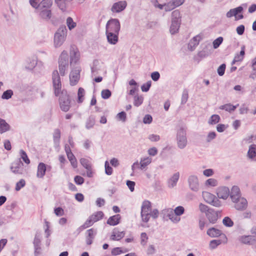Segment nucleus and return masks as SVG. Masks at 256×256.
<instances>
[{
	"label": "nucleus",
	"mask_w": 256,
	"mask_h": 256,
	"mask_svg": "<svg viewBox=\"0 0 256 256\" xmlns=\"http://www.w3.org/2000/svg\"><path fill=\"white\" fill-rule=\"evenodd\" d=\"M80 56L78 50L74 47H72L70 50V63L71 65L76 64L78 61Z\"/></svg>",
	"instance_id": "15"
},
{
	"label": "nucleus",
	"mask_w": 256,
	"mask_h": 256,
	"mask_svg": "<svg viewBox=\"0 0 256 256\" xmlns=\"http://www.w3.org/2000/svg\"><path fill=\"white\" fill-rule=\"evenodd\" d=\"M27 64L25 67L26 69L32 70L37 64V60L36 58H29L27 60Z\"/></svg>",
	"instance_id": "33"
},
{
	"label": "nucleus",
	"mask_w": 256,
	"mask_h": 256,
	"mask_svg": "<svg viewBox=\"0 0 256 256\" xmlns=\"http://www.w3.org/2000/svg\"><path fill=\"white\" fill-rule=\"evenodd\" d=\"M105 168V173L108 176L111 175L112 174L113 170L112 168L110 166L109 163L108 161H106L104 163Z\"/></svg>",
	"instance_id": "56"
},
{
	"label": "nucleus",
	"mask_w": 256,
	"mask_h": 256,
	"mask_svg": "<svg viewBox=\"0 0 256 256\" xmlns=\"http://www.w3.org/2000/svg\"><path fill=\"white\" fill-rule=\"evenodd\" d=\"M69 66L68 56V52L64 50L60 56L58 60V69L60 74L64 76Z\"/></svg>",
	"instance_id": "1"
},
{
	"label": "nucleus",
	"mask_w": 256,
	"mask_h": 256,
	"mask_svg": "<svg viewBox=\"0 0 256 256\" xmlns=\"http://www.w3.org/2000/svg\"><path fill=\"white\" fill-rule=\"evenodd\" d=\"M207 234L211 238H216L222 234V231L215 228H211L208 230Z\"/></svg>",
	"instance_id": "26"
},
{
	"label": "nucleus",
	"mask_w": 256,
	"mask_h": 256,
	"mask_svg": "<svg viewBox=\"0 0 256 256\" xmlns=\"http://www.w3.org/2000/svg\"><path fill=\"white\" fill-rule=\"evenodd\" d=\"M180 178L179 172L174 173L168 180V186L169 188H173L177 184Z\"/></svg>",
	"instance_id": "22"
},
{
	"label": "nucleus",
	"mask_w": 256,
	"mask_h": 256,
	"mask_svg": "<svg viewBox=\"0 0 256 256\" xmlns=\"http://www.w3.org/2000/svg\"><path fill=\"white\" fill-rule=\"evenodd\" d=\"M52 4V0H42L40 2V8L50 9Z\"/></svg>",
	"instance_id": "36"
},
{
	"label": "nucleus",
	"mask_w": 256,
	"mask_h": 256,
	"mask_svg": "<svg viewBox=\"0 0 256 256\" xmlns=\"http://www.w3.org/2000/svg\"><path fill=\"white\" fill-rule=\"evenodd\" d=\"M211 46L210 44L206 45L198 53V56L201 58H204L211 54Z\"/></svg>",
	"instance_id": "28"
},
{
	"label": "nucleus",
	"mask_w": 256,
	"mask_h": 256,
	"mask_svg": "<svg viewBox=\"0 0 256 256\" xmlns=\"http://www.w3.org/2000/svg\"><path fill=\"white\" fill-rule=\"evenodd\" d=\"M81 68L80 66L72 68L70 74V82L71 86H75L78 82L80 78Z\"/></svg>",
	"instance_id": "7"
},
{
	"label": "nucleus",
	"mask_w": 256,
	"mask_h": 256,
	"mask_svg": "<svg viewBox=\"0 0 256 256\" xmlns=\"http://www.w3.org/2000/svg\"><path fill=\"white\" fill-rule=\"evenodd\" d=\"M66 24L70 30H72L76 26L75 22L71 17H68L66 19Z\"/></svg>",
	"instance_id": "48"
},
{
	"label": "nucleus",
	"mask_w": 256,
	"mask_h": 256,
	"mask_svg": "<svg viewBox=\"0 0 256 256\" xmlns=\"http://www.w3.org/2000/svg\"><path fill=\"white\" fill-rule=\"evenodd\" d=\"M202 196L207 203L210 204L216 196L208 192H204Z\"/></svg>",
	"instance_id": "37"
},
{
	"label": "nucleus",
	"mask_w": 256,
	"mask_h": 256,
	"mask_svg": "<svg viewBox=\"0 0 256 256\" xmlns=\"http://www.w3.org/2000/svg\"><path fill=\"white\" fill-rule=\"evenodd\" d=\"M94 223L89 217L88 218L85 222L80 227V229L84 230L90 226H92Z\"/></svg>",
	"instance_id": "52"
},
{
	"label": "nucleus",
	"mask_w": 256,
	"mask_h": 256,
	"mask_svg": "<svg viewBox=\"0 0 256 256\" xmlns=\"http://www.w3.org/2000/svg\"><path fill=\"white\" fill-rule=\"evenodd\" d=\"M144 100V98L142 96L136 94L134 98V106L138 107L140 106Z\"/></svg>",
	"instance_id": "40"
},
{
	"label": "nucleus",
	"mask_w": 256,
	"mask_h": 256,
	"mask_svg": "<svg viewBox=\"0 0 256 256\" xmlns=\"http://www.w3.org/2000/svg\"><path fill=\"white\" fill-rule=\"evenodd\" d=\"M162 214L164 216H166L168 218H170L171 216V215H172L174 214L173 210L171 208L164 209L162 210Z\"/></svg>",
	"instance_id": "63"
},
{
	"label": "nucleus",
	"mask_w": 256,
	"mask_h": 256,
	"mask_svg": "<svg viewBox=\"0 0 256 256\" xmlns=\"http://www.w3.org/2000/svg\"><path fill=\"white\" fill-rule=\"evenodd\" d=\"M12 172L16 174H22L24 172V164L20 160L12 163L10 166Z\"/></svg>",
	"instance_id": "14"
},
{
	"label": "nucleus",
	"mask_w": 256,
	"mask_h": 256,
	"mask_svg": "<svg viewBox=\"0 0 256 256\" xmlns=\"http://www.w3.org/2000/svg\"><path fill=\"white\" fill-rule=\"evenodd\" d=\"M20 154L21 158L23 160V161L26 164H29L30 163V160H29L26 152L22 150H20Z\"/></svg>",
	"instance_id": "53"
},
{
	"label": "nucleus",
	"mask_w": 256,
	"mask_h": 256,
	"mask_svg": "<svg viewBox=\"0 0 256 256\" xmlns=\"http://www.w3.org/2000/svg\"><path fill=\"white\" fill-rule=\"evenodd\" d=\"M220 120V116L218 114L212 115L208 120V124H215L218 123Z\"/></svg>",
	"instance_id": "44"
},
{
	"label": "nucleus",
	"mask_w": 256,
	"mask_h": 256,
	"mask_svg": "<svg viewBox=\"0 0 256 256\" xmlns=\"http://www.w3.org/2000/svg\"><path fill=\"white\" fill-rule=\"evenodd\" d=\"M53 138L54 142L55 143L58 142L60 138V132L58 129H56L54 130Z\"/></svg>",
	"instance_id": "60"
},
{
	"label": "nucleus",
	"mask_w": 256,
	"mask_h": 256,
	"mask_svg": "<svg viewBox=\"0 0 256 256\" xmlns=\"http://www.w3.org/2000/svg\"><path fill=\"white\" fill-rule=\"evenodd\" d=\"M14 93L11 90H8L4 91L2 95L1 98L3 100H8L12 98Z\"/></svg>",
	"instance_id": "47"
},
{
	"label": "nucleus",
	"mask_w": 256,
	"mask_h": 256,
	"mask_svg": "<svg viewBox=\"0 0 256 256\" xmlns=\"http://www.w3.org/2000/svg\"><path fill=\"white\" fill-rule=\"evenodd\" d=\"M188 92L186 89H184L182 91V98H181V104H184L188 101Z\"/></svg>",
	"instance_id": "43"
},
{
	"label": "nucleus",
	"mask_w": 256,
	"mask_h": 256,
	"mask_svg": "<svg viewBox=\"0 0 256 256\" xmlns=\"http://www.w3.org/2000/svg\"><path fill=\"white\" fill-rule=\"evenodd\" d=\"M121 217L118 214L110 216L107 220V224L110 226H116L120 223Z\"/></svg>",
	"instance_id": "30"
},
{
	"label": "nucleus",
	"mask_w": 256,
	"mask_h": 256,
	"mask_svg": "<svg viewBox=\"0 0 256 256\" xmlns=\"http://www.w3.org/2000/svg\"><path fill=\"white\" fill-rule=\"evenodd\" d=\"M141 165L140 170H146L148 166L152 162V158L150 157H144L142 158L140 160Z\"/></svg>",
	"instance_id": "27"
},
{
	"label": "nucleus",
	"mask_w": 256,
	"mask_h": 256,
	"mask_svg": "<svg viewBox=\"0 0 256 256\" xmlns=\"http://www.w3.org/2000/svg\"><path fill=\"white\" fill-rule=\"evenodd\" d=\"M104 216V213L101 212H97L92 214L90 218H91L94 223L102 219Z\"/></svg>",
	"instance_id": "35"
},
{
	"label": "nucleus",
	"mask_w": 256,
	"mask_h": 256,
	"mask_svg": "<svg viewBox=\"0 0 256 256\" xmlns=\"http://www.w3.org/2000/svg\"><path fill=\"white\" fill-rule=\"evenodd\" d=\"M230 190L228 187L222 186L218 190L217 195L218 198L226 200L229 196Z\"/></svg>",
	"instance_id": "19"
},
{
	"label": "nucleus",
	"mask_w": 256,
	"mask_h": 256,
	"mask_svg": "<svg viewBox=\"0 0 256 256\" xmlns=\"http://www.w3.org/2000/svg\"><path fill=\"white\" fill-rule=\"evenodd\" d=\"M38 11L39 16L41 18L47 21L51 18L52 12L50 9L40 8Z\"/></svg>",
	"instance_id": "20"
},
{
	"label": "nucleus",
	"mask_w": 256,
	"mask_h": 256,
	"mask_svg": "<svg viewBox=\"0 0 256 256\" xmlns=\"http://www.w3.org/2000/svg\"><path fill=\"white\" fill-rule=\"evenodd\" d=\"M10 126L5 120L0 118V134H3L10 130Z\"/></svg>",
	"instance_id": "24"
},
{
	"label": "nucleus",
	"mask_w": 256,
	"mask_h": 256,
	"mask_svg": "<svg viewBox=\"0 0 256 256\" xmlns=\"http://www.w3.org/2000/svg\"><path fill=\"white\" fill-rule=\"evenodd\" d=\"M222 242L220 240H212L209 244V247L210 249H215L218 246L220 245Z\"/></svg>",
	"instance_id": "45"
},
{
	"label": "nucleus",
	"mask_w": 256,
	"mask_h": 256,
	"mask_svg": "<svg viewBox=\"0 0 256 256\" xmlns=\"http://www.w3.org/2000/svg\"><path fill=\"white\" fill-rule=\"evenodd\" d=\"M85 91L82 88H80L78 90V102L82 103L84 100V96Z\"/></svg>",
	"instance_id": "46"
},
{
	"label": "nucleus",
	"mask_w": 256,
	"mask_h": 256,
	"mask_svg": "<svg viewBox=\"0 0 256 256\" xmlns=\"http://www.w3.org/2000/svg\"><path fill=\"white\" fill-rule=\"evenodd\" d=\"M106 34L108 42L111 44H116L118 40L119 33L106 32Z\"/></svg>",
	"instance_id": "18"
},
{
	"label": "nucleus",
	"mask_w": 256,
	"mask_h": 256,
	"mask_svg": "<svg viewBox=\"0 0 256 256\" xmlns=\"http://www.w3.org/2000/svg\"><path fill=\"white\" fill-rule=\"evenodd\" d=\"M67 34V29L64 26H60L55 33L54 36V45L56 48L60 46L65 40Z\"/></svg>",
	"instance_id": "2"
},
{
	"label": "nucleus",
	"mask_w": 256,
	"mask_h": 256,
	"mask_svg": "<svg viewBox=\"0 0 256 256\" xmlns=\"http://www.w3.org/2000/svg\"><path fill=\"white\" fill-rule=\"evenodd\" d=\"M176 140L178 147L180 149L184 148L188 144L186 131L183 127L180 128L176 132Z\"/></svg>",
	"instance_id": "3"
},
{
	"label": "nucleus",
	"mask_w": 256,
	"mask_h": 256,
	"mask_svg": "<svg viewBox=\"0 0 256 256\" xmlns=\"http://www.w3.org/2000/svg\"><path fill=\"white\" fill-rule=\"evenodd\" d=\"M116 118L122 122L126 120V114L124 112H121L118 113L116 116Z\"/></svg>",
	"instance_id": "57"
},
{
	"label": "nucleus",
	"mask_w": 256,
	"mask_h": 256,
	"mask_svg": "<svg viewBox=\"0 0 256 256\" xmlns=\"http://www.w3.org/2000/svg\"><path fill=\"white\" fill-rule=\"evenodd\" d=\"M243 10V8L241 6H238L234 8L230 9L226 14V16L228 18H230L234 16L236 20H240L244 18L242 14L237 15L242 12Z\"/></svg>",
	"instance_id": "13"
},
{
	"label": "nucleus",
	"mask_w": 256,
	"mask_h": 256,
	"mask_svg": "<svg viewBox=\"0 0 256 256\" xmlns=\"http://www.w3.org/2000/svg\"><path fill=\"white\" fill-rule=\"evenodd\" d=\"M232 201L234 204V208L238 210H244L248 206L247 200L244 197L240 196L236 201Z\"/></svg>",
	"instance_id": "10"
},
{
	"label": "nucleus",
	"mask_w": 256,
	"mask_h": 256,
	"mask_svg": "<svg viewBox=\"0 0 256 256\" xmlns=\"http://www.w3.org/2000/svg\"><path fill=\"white\" fill-rule=\"evenodd\" d=\"M200 37L199 36H194L188 44V48L191 51L194 50L198 44Z\"/></svg>",
	"instance_id": "25"
},
{
	"label": "nucleus",
	"mask_w": 256,
	"mask_h": 256,
	"mask_svg": "<svg viewBox=\"0 0 256 256\" xmlns=\"http://www.w3.org/2000/svg\"><path fill=\"white\" fill-rule=\"evenodd\" d=\"M240 240L243 244L254 245L256 242V238L254 235L242 236L240 238Z\"/></svg>",
	"instance_id": "21"
},
{
	"label": "nucleus",
	"mask_w": 256,
	"mask_h": 256,
	"mask_svg": "<svg viewBox=\"0 0 256 256\" xmlns=\"http://www.w3.org/2000/svg\"><path fill=\"white\" fill-rule=\"evenodd\" d=\"M238 106V104L236 106H233L230 104H226L220 106L219 107V109L231 112L236 110Z\"/></svg>",
	"instance_id": "34"
},
{
	"label": "nucleus",
	"mask_w": 256,
	"mask_h": 256,
	"mask_svg": "<svg viewBox=\"0 0 256 256\" xmlns=\"http://www.w3.org/2000/svg\"><path fill=\"white\" fill-rule=\"evenodd\" d=\"M52 85L54 94L58 96L61 92L62 83L60 74L57 70H54L52 74Z\"/></svg>",
	"instance_id": "6"
},
{
	"label": "nucleus",
	"mask_w": 256,
	"mask_h": 256,
	"mask_svg": "<svg viewBox=\"0 0 256 256\" xmlns=\"http://www.w3.org/2000/svg\"><path fill=\"white\" fill-rule=\"evenodd\" d=\"M180 23L176 22L174 21L171 22V24L170 28V32L172 34H174L178 32L180 26Z\"/></svg>",
	"instance_id": "32"
},
{
	"label": "nucleus",
	"mask_w": 256,
	"mask_h": 256,
	"mask_svg": "<svg viewBox=\"0 0 256 256\" xmlns=\"http://www.w3.org/2000/svg\"><path fill=\"white\" fill-rule=\"evenodd\" d=\"M26 184L25 180L24 179H21L19 182L16 184L15 190L16 191L20 190L22 188L24 187Z\"/></svg>",
	"instance_id": "62"
},
{
	"label": "nucleus",
	"mask_w": 256,
	"mask_h": 256,
	"mask_svg": "<svg viewBox=\"0 0 256 256\" xmlns=\"http://www.w3.org/2000/svg\"><path fill=\"white\" fill-rule=\"evenodd\" d=\"M229 196L232 200L236 201L238 198L242 196L240 188L236 186H233L230 190Z\"/></svg>",
	"instance_id": "16"
},
{
	"label": "nucleus",
	"mask_w": 256,
	"mask_h": 256,
	"mask_svg": "<svg viewBox=\"0 0 256 256\" xmlns=\"http://www.w3.org/2000/svg\"><path fill=\"white\" fill-rule=\"evenodd\" d=\"M181 15L178 10H175L172 13L171 22L174 21L175 22L181 24Z\"/></svg>",
	"instance_id": "31"
},
{
	"label": "nucleus",
	"mask_w": 256,
	"mask_h": 256,
	"mask_svg": "<svg viewBox=\"0 0 256 256\" xmlns=\"http://www.w3.org/2000/svg\"><path fill=\"white\" fill-rule=\"evenodd\" d=\"M80 164L86 169L92 167L90 161L86 158H82L80 160Z\"/></svg>",
	"instance_id": "50"
},
{
	"label": "nucleus",
	"mask_w": 256,
	"mask_h": 256,
	"mask_svg": "<svg viewBox=\"0 0 256 256\" xmlns=\"http://www.w3.org/2000/svg\"><path fill=\"white\" fill-rule=\"evenodd\" d=\"M223 224L228 227H231L234 225V222L228 216L225 217L222 220Z\"/></svg>",
	"instance_id": "54"
},
{
	"label": "nucleus",
	"mask_w": 256,
	"mask_h": 256,
	"mask_svg": "<svg viewBox=\"0 0 256 256\" xmlns=\"http://www.w3.org/2000/svg\"><path fill=\"white\" fill-rule=\"evenodd\" d=\"M205 184L208 186H218V182L214 178H209L206 181Z\"/></svg>",
	"instance_id": "51"
},
{
	"label": "nucleus",
	"mask_w": 256,
	"mask_h": 256,
	"mask_svg": "<svg viewBox=\"0 0 256 256\" xmlns=\"http://www.w3.org/2000/svg\"><path fill=\"white\" fill-rule=\"evenodd\" d=\"M111 92L108 89L104 90L101 92L102 97L104 99L108 98L111 96Z\"/></svg>",
	"instance_id": "59"
},
{
	"label": "nucleus",
	"mask_w": 256,
	"mask_h": 256,
	"mask_svg": "<svg viewBox=\"0 0 256 256\" xmlns=\"http://www.w3.org/2000/svg\"><path fill=\"white\" fill-rule=\"evenodd\" d=\"M72 0H54L55 2L62 10H66V4L71 2Z\"/></svg>",
	"instance_id": "39"
},
{
	"label": "nucleus",
	"mask_w": 256,
	"mask_h": 256,
	"mask_svg": "<svg viewBox=\"0 0 256 256\" xmlns=\"http://www.w3.org/2000/svg\"><path fill=\"white\" fill-rule=\"evenodd\" d=\"M152 85V82L149 80L146 84H143L141 86L142 90L144 92H147L150 90Z\"/></svg>",
	"instance_id": "61"
},
{
	"label": "nucleus",
	"mask_w": 256,
	"mask_h": 256,
	"mask_svg": "<svg viewBox=\"0 0 256 256\" xmlns=\"http://www.w3.org/2000/svg\"><path fill=\"white\" fill-rule=\"evenodd\" d=\"M198 208L203 213L207 214L209 210H210V208H209L208 206L205 205L202 203L200 204Z\"/></svg>",
	"instance_id": "58"
},
{
	"label": "nucleus",
	"mask_w": 256,
	"mask_h": 256,
	"mask_svg": "<svg viewBox=\"0 0 256 256\" xmlns=\"http://www.w3.org/2000/svg\"><path fill=\"white\" fill-rule=\"evenodd\" d=\"M127 6V2L125 0L119 1L116 2H114L110 10L113 13H120L123 11Z\"/></svg>",
	"instance_id": "11"
},
{
	"label": "nucleus",
	"mask_w": 256,
	"mask_h": 256,
	"mask_svg": "<svg viewBox=\"0 0 256 256\" xmlns=\"http://www.w3.org/2000/svg\"><path fill=\"white\" fill-rule=\"evenodd\" d=\"M120 30V20L117 18H110L106 26V32L119 33Z\"/></svg>",
	"instance_id": "5"
},
{
	"label": "nucleus",
	"mask_w": 256,
	"mask_h": 256,
	"mask_svg": "<svg viewBox=\"0 0 256 256\" xmlns=\"http://www.w3.org/2000/svg\"><path fill=\"white\" fill-rule=\"evenodd\" d=\"M50 166H48L46 167V165L44 163L40 162L38 166L36 176L38 178H43L45 175L46 168L50 170Z\"/></svg>",
	"instance_id": "17"
},
{
	"label": "nucleus",
	"mask_w": 256,
	"mask_h": 256,
	"mask_svg": "<svg viewBox=\"0 0 256 256\" xmlns=\"http://www.w3.org/2000/svg\"><path fill=\"white\" fill-rule=\"evenodd\" d=\"M95 124V118L92 116H90L87 120L86 127L87 129L92 128Z\"/></svg>",
	"instance_id": "41"
},
{
	"label": "nucleus",
	"mask_w": 256,
	"mask_h": 256,
	"mask_svg": "<svg viewBox=\"0 0 256 256\" xmlns=\"http://www.w3.org/2000/svg\"><path fill=\"white\" fill-rule=\"evenodd\" d=\"M222 42L223 38L222 36H220L216 38L212 42L214 48L215 49L218 48Z\"/></svg>",
	"instance_id": "55"
},
{
	"label": "nucleus",
	"mask_w": 256,
	"mask_h": 256,
	"mask_svg": "<svg viewBox=\"0 0 256 256\" xmlns=\"http://www.w3.org/2000/svg\"><path fill=\"white\" fill-rule=\"evenodd\" d=\"M72 166L74 168H76L78 166V162L75 156L73 154H69L67 156Z\"/></svg>",
	"instance_id": "42"
},
{
	"label": "nucleus",
	"mask_w": 256,
	"mask_h": 256,
	"mask_svg": "<svg viewBox=\"0 0 256 256\" xmlns=\"http://www.w3.org/2000/svg\"><path fill=\"white\" fill-rule=\"evenodd\" d=\"M206 216L209 222L214 224L216 223L218 218L221 216V212L218 210L216 211L212 208L206 214Z\"/></svg>",
	"instance_id": "9"
},
{
	"label": "nucleus",
	"mask_w": 256,
	"mask_h": 256,
	"mask_svg": "<svg viewBox=\"0 0 256 256\" xmlns=\"http://www.w3.org/2000/svg\"><path fill=\"white\" fill-rule=\"evenodd\" d=\"M151 210V202L148 200H144L141 207V213H150Z\"/></svg>",
	"instance_id": "29"
},
{
	"label": "nucleus",
	"mask_w": 256,
	"mask_h": 256,
	"mask_svg": "<svg viewBox=\"0 0 256 256\" xmlns=\"http://www.w3.org/2000/svg\"><path fill=\"white\" fill-rule=\"evenodd\" d=\"M184 210L182 206H178L173 210V212L176 216H180L184 213Z\"/></svg>",
	"instance_id": "49"
},
{
	"label": "nucleus",
	"mask_w": 256,
	"mask_h": 256,
	"mask_svg": "<svg viewBox=\"0 0 256 256\" xmlns=\"http://www.w3.org/2000/svg\"><path fill=\"white\" fill-rule=\"evenodd\" d=\"M34 248V256H38L40 254L41 251V235L40 232H36L33 242Z\"/></svg>",
	"instance_id": "12"
},
{
	"label": "nucleus",
	"mask_w": 256,
	"mask_h": 256,
	"mask_svg": "<svg viewBox=\"0 0 256 256\" xmlns=\"http://www.w3.org/2000/svg\"><path fill=\"white\" fill-rule=\"evenodd\" d=\"M248 156L250 158H255L256 160V145H251L248 152Z\"/></svg>",
	"instance_id": "38"
},
{
	"label": "nucleus",
	"mask_w": 256,
	"mask_h": 256,
	"mask_svg": "<svg viewBox=\"0 0 256 256\" xmlns=\"http://www.w3.org/2000/svg\"><path fill=\"white\" fill-rule=\"evenodd\" d=\"M175 8L172 4V2L170 1L168 3L164 4V10L166 12H170Z\"/></svg>",
	"instance_id": "64"
},
{
	"label": "nucleus",
	"mask_w": 256,
	"mask_h": 256,
	"mask_svg": "<svg viewBox=\"0 0 256 256\" xmlns=\"http://www.w3.org/2000/svg\"><path fill=\"white\" fill-rule=\"evenodd\" d=\"M190 189L194 192H198L200 189V184L198 178L196 175H190L188 179Z\"/></svg>",
	"instance_id": "8"
},
{
	"label": "nucleus",
	"mask_w": 256,
	"mask_h": 256,
	"mask_svg": "<svg viewBox=\"0 0 256 256\" xmlns=\"http://www.w3.org/2000/svg\"><path fill=\"white\" fill-rule=\"evenodd\" d=\"M60 109L65 112H68L70 108V100L66 91L62 90L59 98Z\"/></svg>",
	"instance_id": "4"
},
{
	"label": "nucleus",
	"mask_w": 256,
	"mask_h": 256,
	"mask_svg": "<svg viewBox=\"0 0 256 256\" xmlns=\"http://www.w3.org/2000/svg\"><path fill=\"white\" fill-rule=\"evenodd\" d=\"M86 243L90 245L92 243L93 240L96 234V231L94 228H90L86 230Z\"/></svg>",
	"instance_id": "23"
}]
</instances>
